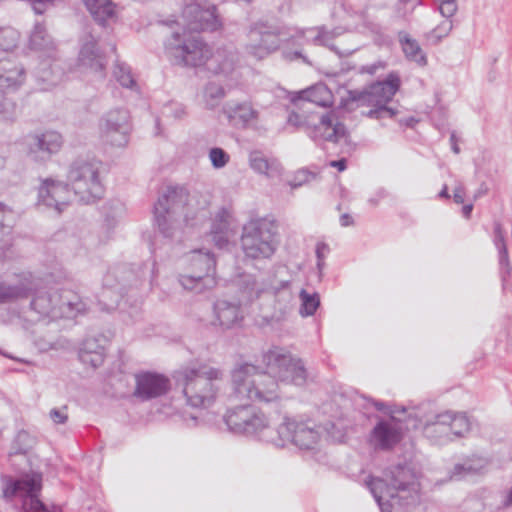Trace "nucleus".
<instances>
[{
  "label": "nucleus",
  "instance_id": "f257e3e1",
  "mask_svg": "<svg viewBox=\"0 0 512 512\" xmlns=\"http://www.w3.org/2000/svg\"><path fill=\"white\" fill-rule=\"evenodd\" d=\"M164 51L174 65L195 68L204 66L216 76L234 79L238 53L232 48H219L212 52L200 37L186 32H172L164 42Z\"/></svg>",
  "mask_w": 512,
  "mask_h": 512
},
{
  "label": "nucleus",
  "instance_id": "f03ea898",
  "mask_svg": "<svg viewBox=\"0 0 512 512\" xmlns=\"http://www.w3.org/2000/svg\"><path fill=\"white\" fill-rule=\"evenodd\" d=\"M316 34L312 37V41L317 45H323L334 50L332 40L341 35L344 30L342 28H335L327 31L324 28L297 30L291 33V30L285 26L259 20L252 23L247 33V43L245 50L248 55L257 60H262L269 55L273 54L280 49L283 43L296 41L299 38H304L309 41L310 36L307 34Z\"/></svg>",
  "mask_w": 512,
  "mask_h": 512
},
{
  "label": "nucleus",
  "instance_id": "7ed1b4c3",
  "mask_svg": "<svg viewBox=\"0 0 512 512\" xmlns=\"http://www.w3.org/2000/svg\"><path fill=\"white\" fill-rule=\"evenodd\" d=\"M175 380L189 406L207 408L215 402L222 389L224 373L205 363H192L179 369Z\"/></svg>",
  "mask_w": 512,
  "mask_h": 512
},
{
  "label": "nucleus",
  "instance_id": "20e7f679",
  "mask_svg": "<svg viewBox=\"0 0 512 512\" xmlns=\"http://www.w3.org/2000/svg\"><path fill=\"white\" fill-rule=\"evenodd\" d=\"M21 284L29 286L28 297L32 296L30 309L37 315L35 320L45 317L52 320L74 318L85 311V304L78 295L71 291L63 290L59 292L47 288L40 279L32 276L23 278Z\"/></svg>",
  "mask_w": 512,
  "mask_h": 512
},
{
  "label": "nucleus",
  "instance_id": "39448f33",
  "mask_svg": "<svg viewBox=\"0 0 512 512\" xmlns=\"http://www.w3.org/2000/svg\"><path fill=\"white\" fill-rule=\"evenodd\" d=\"M415 475L405 465H396L387 470L384 478H371L367 481L373 497L381 512H400L402 501L408 499L411 490H415Z\"/></svg>",
  "mask_w": 512,
  "mask_h": 512
},
{
  "label": "nucleus",
  "instance_id": "423d86ee",
  "mask_svg": "<svg viewBox=\"0 0 512 512\" xmlns=\"http://www.w3.org/2000/svg\"><path fill=\"white\" fill-rule=\"evenodd\" d=\"M235 397L258 403L275 402L280 398L279 385L267 369L260 370L251 363H243L232 372Z\"/></svg>",
  "mask_w": 512,
  "mask_h": 512
},
{
  "label": "nucleus",
  "instance_id": "0eeeda50",
  "mask_svg": "<svg viewBox=\"0 0 512 512\" xmlns=\"http://www.w3.org/2000/svg\"><path fill=\"white\" fill-rule=\"evenodd\" d=\"M188 203V194L185 189L179 187H169L162 194L154 205L155 221L160 233L166 238H173L180 227L179 216L183 215V221L187 225L194 226L198 222L205 220L208 211L201 209L196 216L189 217L184 210Z\"/></svg>",
  "mask_w": 512,
  "mask_h": 512
},
{
  "label": "nucleus",
  "instance_id": "6e6552de",
  "mask_svg": "<svg viewBox=\"0 0 512 512\" xmlns=\"http://www.w3.org/2000/svg\"><path fill=\"white\" fill-rule=\"evenodd\" d=\"M229 430L236 434L256 436L259 440L274 444L281 443L277 426L272 427L263 412L251 405H241L229 410L224 416Z\"/></svg>",
  "mask_w": 512,
  "mask_h": 512
},
{
  "label": "nucleus",
  "instance_id": "1a4fd4ad",
  "mask_svg": "<svg viewBox=\"0 0 512 512\" xmlns=\"http://www.w3.org/2000/svg\"><path fill=\"white\" fill-rule=\"evenodd\" d=\"M400 87V79L396 74H389L383 81L372 83L363 90L349 92V99L357 102L360 106H371L365 115L371 119L382 120L392 118L396 110L388 107V103Z\"/></svg>",
  "mask_w": 512,
  "mask_h": 512
},
{
  "label": "nucleus",
  "instance_id": "9d476101",
  "mask_svg": "<svg viewBox=\"0 0 512 512\" xmlns=\"http://www.w3.org/2000/svg\"><path fill=\"white\" fill-rule=\"evenodd\" d=\"M100 168V161L88 157L77 158L69 165L66 184L84 203L94 202L104 193Z\"/></svg>",
  "mask_w": 512,
  "mask_h": 512
},
{
  "label": "nucleus",
  "instance_id": "9b49d317",
  "mask_svg": "<svg viewBox=\"0 0 512 512\" xmlns=\"http://www.w3.org/2000/svg\"><path fill=\"white\" fill-rule=\"evenodd\" d=\"M261 362L278 384L303 386L306 383L307 370L303 361L282 347L273 346L263 352Z\"/></svg>",
  "mask_w": 512,
  "mask_h": 512
},
{
  "label": "nucleus",
  "instance_id": "f8f14e48",
  "mask_svg": "<svg viewBox=\"0 0 512 512\" xmlns=\"http://www.w3.org/2000/svg\"><path fill=\"white\" fill-rule=\"evenodd\" d=\"M307 112L300 114L291 111L287 123L298 130H303L314 141H329L333 143H348L349 135L344 124L338 121L337 114L333 111L319 117L317 124L312 123Z\"/></svg>",
  "mask_w": 512,
  "mask_h": 512
},
{
  "label": "nucleus",
  "instance_id": "ddd939ff",
  "mask_svg": "<svg viewBox=\"0 0 512 512\" xmlns=\"http://www.w3.org/2000/svg\"><path fill=\"white\" fill-rule=\"evenodd\" d=\"M277 226L274 221L260 219L244 227L241 245L246 257L270 258L277 248Z\"/></svg>",
  "mask_w": 512,
  "mask_h": 512
},
{
  "label": "nucleus",
  "instance_id": "4468645a",
  "mask_svg": "<svg viewBox=\"0 0 512 512\" xmlns=\"http://www.w3.org/2000/svg\"><path fill=\"white\" fill-rule=\"evenodd\" d=\"M189 271L179 276L181 286L190 291L201 293L216 285V261L209 251L194 250L189 256Z\"/></svg>",
  "mask_w": 512,
  "mask_h": 512
},
{
  "label": "nucleus",
  "instance_id": "2eb2a0df",
  "mask_svg": "<svg viewBox=\"0 0 512 512\" xmlns=\"http://www.w3.org/2000/svg\"><path fill=\"white\" fill-rule=\"evenodd\" d=\"M41 488L40 475H26L17 479L9 477L4 482L3 495L8 499L19 498L23 512H49L47 506L39 499Z\"/></svg>",
  "mask_w": 512,
  "mask_h": 512
},
{
  "label": "nucleus",
  "instance_id": "dca6fc26",
  "mask_svg": "<svg viewBox=\"0 0 512 512\" xmlns=\"http://www.w3.org/2000/svg\"><path fill=\"white\" fill-rule=\"evenodd\" d=\"M278 435L281 443L274 444L275 447L282 448L291 443L300 449L312 450L317 446L321 434L319 429L308 422L284 416L277 425L276 436Z\"/></svg>",
  "mask_w": 512,
  "mask_h": 512
},
{
  "label": "nucleus",
  "instance_id": "f3484780",
  "mask_svg": "<svg viewBox=\"0 0 512 512\" xmlns=\"http://www.w3.org/2000/svg\"><path fill=\"white\" fill-rule=\"evenodd\" d=\"M132 130L129 111L123 108L106 112L99 121L101 140L113 147H125Z\"/></svg>",
  "mask_w": 512,
  "mask_h": 512
},
{
  "label": "nucleus",
  "instance_id": "a211bd4d",
  "mask_svg": "<svg viewBox=\"0 0 512 512\" xmlns=\"http://www.w3.org/2000/svg\"><path fill=\"white\" fill-rule=\"evenodd\" d=\"M72 191L63 181L52 177L41 178L37 188L36 207L60 215L70 205Z\"/></svg>",
  "mask_w": 512,
  "mask_h": 512
},
{
  "label": "nucleus",
  "instance_id": "6ab92c4d",
  "mask_svg": "<svg viewBox=\"0 0 512 512\" xmlns=\"http://www.w3.org/2000/svg\"><path fill=\"white\" fill-rule=\"evenodd\" d=\"M182 25L185 29L180 34L186 32L192 35L191 32L201 31H215L220 23L216 15V8L213 5H202L196 1H191L185 4L182 10ZM179 33V31H177Z\"/></svg>",
  "mask_w": 512,
  "mask_h": 512
},
{
  "label": "nucleus",
  "instance_id": "aec40b11",
  "mask_svg": "<svg viewBox=\"0 0 512 512\" xmlns=\"http://www.w3.org/2000/svg\"><path fill=\"white\" fill-rule=\"evenodd\" d=\"M62 144V136L56 131L30 134L25 139L27 155L36 162L49 160L59 152Z\"/></svg>",
  "mask_w": 512,
  "mask_h": 512
},
{
  "label": "nucleus",
  "instance_id": "412c9836",
  "mask_svg": "<svg viewBox=\"0 0 512 512\" xmlns=\"http://www.w3.org/2000/svg\"><path fill=\"white\" fill-rule=\"evenodd\" d=\"M132 276V272L126 267H119L109 270L103 278V291L101 301L107 307V310H113L127 292V282Z\"/></svg>",
  "mask_w": 512,
  "mask_h": 512
},
{
  "label": "nucleus",
  "instance_id": "4be33fe9",
  "mask_svg": "<svg viewBox=\"0 0 512 512\" xmlns=\"http://www.w3.org/2000/svg\"><path fill=\"white\" fill-rule=\"evenodd\" d=\"M99 36L93 27L87 26L80 37V51L78 60L80 65L95 72H102L106 66L104 55L99 50Z\"/></svg>",
  "mask_w": 512,
  "mask_h": 512
},
{
  "label": "nucleus",
  "instance_id": "5701e85b",
  "mask_svg": "<svg viewBox=\"0 0 512 512\" xmlns=\"http://www.w3.org/2000/svg\"><path fill=\"white\" fill-rule=\"evenodd\" d=\"M136 388L134 395L141 400H150L167 393L170 387L168 378L161 374L144 372L135 376Z\"/></svg>",
  "mask_w": 512,
  "mask_h": 512
},
{
  "label": "nucleus",
  "instance_id": "b1692460",
  "mask_svg": "<svg viewBox=\"0 0 512 512\" xmlns=\"http://www.w3.org/2000/svg\"><path fill=\"white\" fill-rule=\"evenodd\" d=\"M400 440L401 427L394 417L379 420L370 433V443L380 450H389Z\"/></svg>",
  "mask_w": 512,
  "mask_h": 512
},
{
  "label": "nucleus",
  "instance_id": "393cba45",
  "mask_svg": "<svg viewBox=\"0 0 512 512\" xmlns=\"http://www.w3.org/2000/svg\"><path fill=\"white\" fill-rule=\"evenodd\" d=\"M223 111L229 123L241 129L254 127L258 123L260 115L259 111L248 101L227 103Z\"/></svg>",
  "mask_w": 512,
  "mask_h": 512
},
{
  "label": "nucleus",
  "instance_id": "a878e982",
  "mask_svg": "<svg viewBox=\"0 0 512 512\" xmlns=\"http://www.w3.org/2000/svg\"><path fill=\"white\" fill-rule=\"evenodd\" d=\"M107 344L108 338L103 334L87 337L79 349L80 361L93 368L101 366L104 362Z\"/></svg>",
  "mask_w": 512,
  "mask_h": 512
},
{
  "label": "nucleus",
  "instance_id": "bb28decb",
  "mask_svg": "<svg viewBox=\"0 0 512 512\" xmlns=\"http://www.w3.org/2000/svg\"><path fill=\"white\" fill-rule=\"evenodd\" d=\"M25 70L15 61L3 58L0 60V90L18 89L24 82Z\"/></svg>",
  "mask_w": 512,
  "mask_h": 512
},
{
  "label": "nucleus",
  "instance_id": "cd10ccee",
  "mask_svg": "<svg viewBox=\"0 0 512 512\" xmlns=\"http://www.w3.org/2000/svg\"><path fill=\"white\" fill-rule=\"evenodd\" d=\"M94 21L101 27L107 28L115 22L116 5L112 0H82Z\"/></svg>",
  "mask_w": 512,
  "mask_h": 512
},
{
  "label": "nucleus",
  "instance_id": "c85d7f7f",
  "mask_svg": "<svg viewBox=\"0 0 512 512\" xmlns=\"http://www.w3.org/2000/svg\"><path fill=\"white\" fill-rule=\"evenodd\" d=\"M213 310L215 315L213 324L219 325L223 329L233 327L242 319L239 305L226 300H218L215 302Z\"/></svg>",
  "mask_w": 512,
  "mask_h": 512
},
{
  "label": "nucleus",
  "instance_id": "c756f323",
  "mask_svg": "<svg viewBox=\"0 0 512 512\" xmlns=\"http://www.w3.org/2000/svg\"><path fill=\"white\" fill-rule=\"evenodd\" d=\"M237 285L240 293L239 300L245 303L252 302L262 293L269 291V283H266L263 278L257 279L251 274L240 276Z\"/></svg>",
  "mask_w": 512,
  "mask_h": 512
},
{
  "label": "nucleus",
  "instance_id": "7c9ffc66",
  "mask_svg": "<svg viewBox=\"0 0 512 512\" xmlns=\"http://www.w3.org/2000/svg\"><path fill=\"white\" fill-rule=\"evenodd\" d=\"M302 102V109L307 112L308 104H316L321 107H328L333 103V95L328 87L324 84L315 85L309 89L303 90L299 93L298 98H293L292 101Z\"/></svg>",
  "mask_w": 512,
  "mask_h": 512
},
{
  "label": "nucleus",
  "instance_id": "2f4dec72",
  "mask_svg": "<svg viewBox=\"0 0 512 512\" xmlns=\"http://www.w3.org/2000/svg\"><path fill=\"white\" fill-rule=\"evenodd\" d=\"M489 464L488 459L479 456H472L463 463L455 464L450 472L452 480H462L468 477L483 474Z\"/></svg>",
  "mask_w": 512,
  "mask_h": 512
},
{
  "label": "nucleus",
  "instance_id": "473e14b6",
  "mask_svg": "<svg viewBox=\"0 0 512 512\" xmlns=\"http://www.w3.org/2000/svg\"><path fill=\"white\" fill-rule=\"evenodd\" d=\"M249 165L256 173L269 178L280 176L282 173V166L276 158L268 157L258 150L250 152Z\"/></svg>",
  "mask_w": 512,
  "mask_h": 512
},
{
  "label": "nucleus",
  "instance_id": "72a5a7b5",
  "mask_svg": "<svg viewBox=\"0 0 512 512\" xmlns=\"http://www.w3.org/2000/svg\"><path fill=\"white\" fill-rule=\"evenodd\" d=\"M448 420L449 414L445 412L435 415L432 420L424 425L423 432L425 436L437 442L452 440Z\"/></svg>",
  "mask_w": 512,
  "mask_h": 512
},
{
  "label": "nucleus",
  "instance_id": "f704fd0d",
  "mask_svg": "<svg viewBox=\"0 0 512 512\" xmlns=\"http://www.w3.org/2000/svg\"><path fill=\"white\" fill-rule=\"evenodd\" d=\"M16 212L0 201V233L2 234L0 249L11 245V230L16 221Z\"/></svg>",
  "mask_w": 512,
  "mask_h": 512
},
{
  "label": "nucleus",
  "instance_id": "c9c22d12",
  "mask_svg": "<svg viewBox=\"0 0 512 512\" xmlns=\"http://www.w3.org/2000/svg\"><path fill=\"white\" fill-rule=\"evenodd\" d=\"M398 38L402 46V50L409 60L414 61L421 66H424L427 63V58L415 39L411 38L408 33L403 31L399 32Z\"/></svg>",
  "mask_w": 512,
  "mask_h": 512
},
{
  "label": "nucleus",
  "instance_id": "e433bc0d",
  "mask_svg": "<svg viewBox=\"0 0 512 512\" xmlns=\"http://www.w3.org/2000/svg\"><path fill=\"white\" fill-rule=\"evenodd\" d=\"M30 48L37 51L53 50L55 45L43 23L37 22L30 35Z\"/></svg>",
  "mask_w": 512,
  "mask_h": 512
},
{
  "label": "nucleus",
  "instance_id": "4c0bfd02",
  "mask_svg": "<svg viewBox=\"0 0 512 512\" xmlns=\"http://www.w3.org/2000/svg\"><path fill=\"white\" fill-rule=\"evenodd\" d=\"M269 293L273 294L276 300L286 307L293 299L291 281L289 279H272L269 282Z\"/></svg>",
  "mask_w": 512,
  "mask_h": 512
},
{
  "label": "nucleus",
  "instance_id": "58836bf2",
  "mask_svg": "<svg viewBox=\"0 0 512 512\" xmlns=\"http://www.w3.org/2000/svg\"><path fill=\"white\" fill-rule=\"evenodd\" d=\"M28 290L29 286L21 284V281L14 285L0 282V303H8L21 298H27Z\"/></svg>",
  "mask_w": 512,
  "mask_h": 512
},
{
  "label": "nucleus",
  "instance_id": "ea45409f",
  "mask_svg": "<svg viewBox=\"0 0 512 512\" xmlns=\"http://www.w3.org/2000/svg\"><path fill=\"white\" fill-rule=\"evenodd\" d=\"M449 414L448 426L451 428V436L463 437L470 431L471 423L465 413L446 411Z\"/></svg>",
  "mask_w": 512,
  "mask_h": 512
},
{
  "label": "nucleus",
  "instance_id": "a19ab883",
  "mask_svg": "<svg viewBox=\"0 0 512 512\" xmlns=\"http://www.w3.org/2000/svg\"><path fill=\"white\" fill-rule=\"evenodd\" d=\"M301 306L299 313L303 317L312 316L320 306V298L317 293H308L305 289H301L299 293Z\"/></svg>",
  "mask_w": 512,
  "mask_h": 512
},
{
  "label": "nucleus",
  "instance_id": "79ce46f5",
  "mask_svg": "<svg viewBox=\"0 0 512 512\" xmlns=\"http://www.w3.org/2000/svg\"><path fill=\"white\" fill-rule=\"evenodd\" d=\"M224 96V88L215 82H209L204 89L206 105L210 108L215 107Z\"/></svg>",
  "mask_w": 512,
  "mask_h": 512
},
{
  "label": "nucleus",
  "instance_id": "37998d69",
  "mask_svg": "<svg viewBox=\"0 0 512 512\" xmlns=\"http://www.w3.org/2000/svg\"><path fill=\"white\" fill-rule=\"evenodd\" d=\"M113 74L120 85L125 88H132L136 84L130 67L125 63H116Z\"/></svg>",
  "mask_w": 512,
  "mask_h": 512
},
{
  "label": "nucleus",
  "instance_id": "c03bdc74",
  "mask_svg": "<svg viewBox=\"0 0 512 512\" xmlns=\"http://www.w3.org/2000/svg\"><path fill=\"white\" fill-rule=\"evenodd\" d=\"M229 218V212L225 208H221L213 220L211 234L227 233L230 225Z\"/></svg>",
  "mask_w": 512,
  "mask_h": 512
},
{
  "label": "nucleus",
  "instance_id": "a18cd8bd",
  "mask_svg": "<svg viewBox=\"0 0 512 512\" xmlns=\"http://www.w3.org/2000/svg\"><path fill=\"white\" fill-rule=\"evenodd\" d=\"M452 29V21H443L435 29H433L427 34V39L431 41L433 44H438L443 38L449 35Z\"/></svg>",
  "mask_w": 512,
  "mask_h": 512
},
{
  "label": "nucleus",
  "instance_id": "49530a36",
  "mask_svg": "<svg viewBox=\"0 0 512 512\" xmlns=\"http://www.w3.org/2000/svg\"><path fill=\"white\" fill-rule=\"evenodd\" d=\"M209 159L211 161L212 166L215 169H221L225 167L229 161V154L222 148L213 147L209 150Z\"/></svg>",
  "mask_w": 512,
  "mask_h": 512
},
{
  "label": "nucleus",
  "instance_id": "de8ad7c7",
  "mask_svg": "<svg viewBox=\"0 0 512 512\" xmlns=\"http://www.w3.org/2000/svg\"><path fill=\"white\" fill-rule=\"evenodd\" d=\"M0 91L2 93L0 95V117H2L4 119H9L15 113L16 104L12 99H10L6 96L7 92H9L10 90H4V91L0 90Z\"/></svg>",
  "mask_w": 512,
  "mask_h": 512
},
{
  "label": "nucleus",
  "instance_id": "09e8293b",
  "mask_svg": "<svg viewBox=\"0 0 512 512\" xmlns=\"http://www.w3.org/2000/svg\"><path fill=\"white\" fill-rule=\"evenodd\" d=\"M32 439L26 431H20L15 439V444L18 445L14 448V454H25L32 446Z\"/></svg>",
  "mask_w": 512,
  "mask_h": 512
},
{
  "label": "nucleus",
  "instance_id": "8fccbe9b",
  "mask_svg": "<svg viewBox=\"0 0 512 512\" xmlns=\"http://www.w3.org/2000/svg\"><path fill=\"white\" fill-rule=\"evenodd\" d=\"M458 6L456 2L440 0L439 12L445 18H451L457 12Z\"/></svg>",
  "mask_w": 512,
  "mask_h": 512
},
{
  "label": "nucleus",
  "instance_id": "3c124183",
  "mask_svg": "<svg viewBox=\"0 0 512 512\" xmlns=\"http://www.w3.org/2000/svg\"><path fill=\"white\" fill-rule=\"evenodd\" d=\"M494 244L497 249L501 248L505 252L506 242L502 224L500 222L494 223Z\"/></svg>",
  "mask_w": 512,
  "mask_h": 512
},
{
  "label": "nucleus",
  "instance_id": "603ef678",
  "mask_svg": "<svg viewBox=\"0 0 512 512\" xmlns=\"http://www.w3.org/2000/svg\"><path fill=\"white\" fill-rule=\"evenodd\" d=\"M314 178L315 174L311 173L308 170L302 169L297 172L294 181L291 182L290 185L292 188H297Z\"/></svg>",
  "mask_w": 512,
  "mask_h": 512
},
{
  "label": "nucleus",
  "instance_id": "864d4df0",
  "mask_svg": "<svg viewBox=\"0 0 512 512\" xmlns=\"http://www.w3.org/2000/svg\"><path fill=\"white\" fill-rule=\"evenodd\" d=\"M50 418L55 424H64L68 420V415L66 413V407L62 409L53 408L50 410Z\"/></svg>",
  "mask_w": 512,
  "mask_h": 512
},
{
  "label": "nucleus",
  "instance_id": "5fc2aeb1",
  "mask_svg": "<svg viewBox=\"0 0 512 512\" xmlns=\"http://www.w3.org/2000/svg\"><path fill=\"white\" fill-rule=\"evenodd\" d=\"M329 252V246L326 243H318L316 246V257H317V267L319 270H322L324 267V259Z\"/></svg>",
  "mask_w": 512,
  "mask_h": 512
},
{
  "label": "nucleus",
  "instance_id": "6e6d98bb",
  "mask_svg": "<svg viewBox=\"0 0 512 512\" xmlns=\"http://www.w3.org/2000/svg\"><path fill=\"white\" fill-rule=\"evenodd\" d=\"M384 68V64L381 61L375 62L369 65H363L358 69V72L361 74L367 73L370 75H374L379 69Z\"/></svg>",
  "mask_w": 512,
  "mask_h": 512
},
{
  "label": "nucleus",
  "instance_id": "4d7b16f0",
  "mask_svg": "<svg viewBox=\"0 0 512 512\" xmlns=\"http://www.w3.org/2000/svg\"><path fill=\"white\" fill-rule=\"evenodd\" d=\"M388 196V192L384 188L376 190L374 195L368 199V203L372 206H377L379 202Z\"/></svg>",
  "mask_w": 512,
  "mask_h": 512
},
{
  "label": "nucleus",
  "instance_id": "13d9d810",
  "mask_svg": "<svg viewBox=\"0 0 512 512\" xmlns=\"http://www.w3.org/2000/svg\"><path fill=\"white\" fill-rule=\"evenodd\" d=\"M212 237H213V241L215 242V245L218 246L219 248H223L224 246H226L228 244V236H227V233H217L216 234H212Z\"/></svg>",
  "mask_w": 512,
  "mask_h": 512
},
{
  "label": "nucleus",
  "instance_id": "bf43d9fd",
  "mask_svg": "<svg viewBox=\"0 0 512 512\" xmlns=\"http://www.w3.org/2000/svg\"><path fill=\"white\" fill-rule=\"evenodd\" d=\"M465 189L462 184H459L455 187L453 199L457 204H462L464 202Z\"/></svg>",
  "mask_w": 512,
  "mask_h": 512
},
{
  "label": "nucleus",
  "instance_id": "052dcab7",
  "mask_svg": "<svg viewBox=\"0 0 512 512\" xmlns=\"http://www.w3.org/2000/svg\"><path fill=\"white\" fill-rule=\"evenodd\" d=\"M331 167L337 168L339 171H344L347 167V160L345 158L330 161Z\"/></svg>",
  "mask_w": 512,
  "mask_h": 512
},
{
  "label": "nucleus",
  "instance_id": "680f3d73",
  "mask_svg": "<svg viewBox=\"0 0 512 512\" xmlns=\"http://www.w3.org/2000/svg\"><path fill=\"white\" fill-rule=\"evenodd\" d=\"M340 224L342 227L352 226L354 224V220L351 215L344 213L340 216Z\"/></svg>",
  "mask_w": 512,
  "mask_h": 512
},
{
  "label": "nucleus",
  "instance_id": "e2e57ef3",
  "mask_svg": "<svg viewBox=\"0 0 512 512\" xmlns=\"http://www.w3.org/2000/svg\"><path fill=\"white\" fill-rule=\"evenodd\" d=\"M283 56H284V58H286L288 60L303 58V60L306 61L305 58L302 56L301 52L298 50H296L294 52L283 51Z\"/></svg>",
  "mask_w": 512,
  "mask_h": 512
},
{
  "label": "nucleus",
  "instance_id": "0e129e2a",
  "mask_svg": "<svg viewBox=\"0 0 512 512\" xmlns=\"http://www.w3.org/2000/svg\"><path fill=\"white\" fill-rule=\"evenodd\" d=\"M499 253V262L501 265H507L508 264V250L507 247H505V252L501 248L497 249Z\"/></svg>",
  "mask_w": 512,
  "mask_h": 512
},
{
  "label": "nucleus",
  "instance_id": "69168bd1",
  "mask_svg": "<svg viewBox=\"0 0 512 512\" xmlns=\"http://www.w3.org/2000/svg\"><path fill=\"white\" fill-rule=\"evenodd\" d=\"M450 143H451V149L452 151L455 153V154H459L460 152V148L457 144V139H456V135H455V132H452L451 135H450Z\"/></svg>",
  "mask_w": 512,
  "mask_h": 512
},
{
  "label": "nucleus",
  "instance_id": "338daca9",
  "mask_svg": "<svg viewBox=\"0 0 512 512\" xmlns=\"http://www.w3.org/2000/svg\"><path fill=\"white\" fill-rule=\"evenodd\" d=\"M473 210L472 204L464 205L462 208V214L466 219H469Z\"/></svg>",
  "mask_w": 512,
  "mask_h": 512
},
{
  "label": "nucleus",
  "instance_id": "774afa93",
  "mask_svg": "<svg viewBox=\"0 0 512 512\" xmlns=\"http://www.w3.org/2000/svg\"><path fill=\"white\" fill-rule=\"evenodd\" d=\"M355 16L362 22L363 25L366 24L367 16H366L365 12H363V11L356 12Z\"/></svg>",
  "mask_w": 512,
  "mask_h": 512
}]
</instances>
